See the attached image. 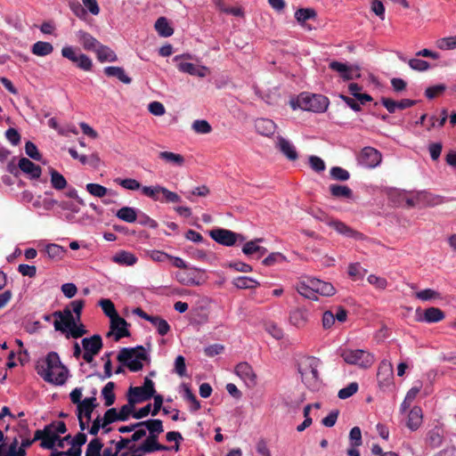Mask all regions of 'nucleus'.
Instances as JSON below:
<instances>
[{"label":"nucleus","mask_w":456,"mask_h":456,"mask_svg":"<svg viewBox=\"0 0 456 456\" xmlns=\"http://www.w3.org/2000/svg\"><path fill=\"white\" fill-rule=\"evenodd\" d=\"M45 252L51 259L60 260L64 256L66 249L57 244H49L45 248Z\"/></svg>","instance_id":"44"},{"label":"nucleus","mask_w":456,"mask_h":456,"mask_svg":"<svg viewBox=\"0 0 456 456\" xmlns=\"http://www.w3.org/2000/svg\"><path fill=\"white\" fill-rule=\"evenodd\" d=\"M36 370L45 381L54 385H63L67 379L68 370L61 364L55 352H50L45 358L38 360Z\"/></svg>","instance_id":"2"},{"label":"nucleus","mask_w":456,"mask_h":456,"mask_svg":"<svg viewBox=\"0 0 456 456\" xmlns=\"http://www.w3.org/2000/svg\"><path fill=\"white\" fill-rule=\"evenodd\" d=\"M235 373L245 382L248 387L256 384V375L248 362H240L235 367Z\"/></svg>","instance_id":"16"},{"label":"nucleus","mask_w":456,"mask_h":456,"mask_svg":"<svg viewBox=\"0 0 456 456\" xmlns=\"http://www.w3.org/2000/svg\"><path fill=\"white\" fill-rule=\"evenodd\" d=\"M59 440V436L54 434V432H51L50 430L44 436L41 446L45 449H53L56 441Z\"/></svg>","instance_id":"58"},{"label":"nucleus","mask_w":456,"mask_h":456,"mask_svg":"<svg viewBox=\"0 0 456 456\" xmlns=\"http://www.w3.org/2000/svg\"><path fill=\"white\" fill-rule=\"evenodd\" d=\"M25 151H26V154L34 160L39 161L42 158L41 154L39 153V151L37 150V147L32 142L28 141L26 142Z\"/></svg>","instance_id":"61"},{"label":"nucleus","mask_w":456,"mask_h":456,"mask_svg":"<svg viewBox=\"0 0 456 456\" xmlns=\"http://www.w3.org/2000/svg\"><path fill=\"white\" fill-rule=\"evenodd\" d=\"M117 360L131 371L136 372L143 367L142 361H149L150 359L145 348L142 346H137L135 347H123L119 351Z\"/></svg>","instance_id":"4"},{"label":"nucleus","mask_w":456,"mask_h":456,"mask_svg":"<svg viewBox=\"0 0 456 456\" xmlns=\"http://www.w3.org/2000/svg\"><path fill=\"white\" fill-rule=\"evenodd\" d=\"M70 400L73 403L77 404V419L81 430L86 429V399L81 401L82 388H75L69 395Z\"/></svg>","instance_id":"17"},{"label":"nucleus","mask_w":456,"mask_h":456,"mask_svg":"<svg viewBox=\"0 0 456 456\" xmlns=\"http://www.w3.org/2000/svg\"><path fill=\"white\" fill-rule=\"evenodd\" d=\"M163 186L156 185V186H142V192L146 197L151 198L153 200H160V194L163 192Z\"/></svg>","instance_id":"46"},{"label":"nucleus","mask_w":456,"mask_h":456,"mask_svg":"<svg viewBox=\"0 0 456 456\" xmlns=\"http://www.w3.org/2000/svg\"><path fill=\"white\" fill-rule=\"evenodd\" d=\"M297 105L304 110L324 112L329 106V99L322 94H301L297 98Z\"/></svg>","instance_id":"6"},{"label":"nucleus","mask_w":456,"mask_h":456,"mask_svg":"<svg viewBox=\"0 0 456 456\" xmlns=\"http://www.w3.org/2000/svg\"><path fill=\"white\" fill-rule=\"evenodd\" d=\"M51 184L55 190H62L67 186L65 177L54 169L50 170Z\"/></svg>","instance_id":"43"},{"label":"nucleus","mask_w":456,"mask_h":456,"mask_svg":"<svg viewBox=\"0 0 456 456\" xmlns=\"http://www.w3.org/2000/svg\"><path fill=\"white\" fill-rule=\"evenodd\" d=\"M209 235L215 241L226 247L233 246L238 241L244 242L246 240L244 235L223 228L211 230Z\"/></svg>","instance_id":"8"},{"label":"nucleus","mask_w":456,"mask_h":456,"mask_svg":"<svg viewBox=\"0 0 456 456\" xmlns=\"http://www.w3.org/2000/svg\"><path fill=\"white\" fill-rule=\"evenodd\" d=\"M426 442L431 448L440 447L444 442L443 428L436 426L430 429L427 434Z\"/></svg>","instance_id":"24"},{"label":"nucleus","mask_w":456,"mask_h":456,"mask_svg":"<svg viewBox=\"0 0 456 456\" xmlns=\"http://www.w3.org/2000/svg\"><path fill=\"white\" fill-rule=\"evenodd\" d=\"M159 157V159L172 163L177 167H182L184 164V158L181 154L174 153L171 151H160Z\"/></svg>","instance_id":"40"},{"label":"nucleus","mask_w":456,"mask_h":456,"mask_svg":"<svg viewBox=\"0 0 456 456\" xmlns=\"http://www.w3.org/2000/svg\"><path fill=\"white\" fill-rule=\"evenodd\" d=\"M119 421V415L118 411L116 408H110L107 410L104 413V416L102 418V428H105V427L109 426L110 424Z\"/></svg>","instance_id":"48"},{"label":"nucleus","mask_w":456,"mask_h":456,"mask_svg":"<svg viewBox=\"0 0 456 456\" xmlns=\"http://www.w3.org/2000/svg\"><path fill=\"white\" fill-rule=\"evenodd\" d=\"M340 356L346 363L363 369L370 368L375 362L373 354L362 349H343L340 352Z\"/></svg>","instance_id":"5"},{"label":"nucleus","mask_w":456,"mask_h":456,"mask_svg":"<svg viewBox=\"0 0 456 456\" xmlns=\"http://www.w3.org/2000/svg\"><path fill=\"white\" fill-rule=\"evenodd\" d=\"M116 216L126 223H134L137 219V213L134 208L123 207L118 210Z\"/></svg>","instance_id":"37"},{"label":"nucleus","mask_w":456,"mask_h":456,"mask_svg":"<svg viewBox=\"0 0 456 456\" xmlns=\"http://www.w3.org/2000/svg\"><path fill=\"white\" fill-rule=\"evenodd\" d=\"M154 394H156L154 382L146 377L142 386L129 387L127 392V398L133 399L134 402L137 404L150 400L154 395Z\"/></svg>","instance_id":"7"},{"label":"nucleus","mask_w":456,"mask_h":456,"mask_svg":"<svg viewBox=\"0 0 456 456\" xmlns=\"http://www.w3.org/2000/svg\"><path fill=\"white\" fill-rule=\"evenodd\" d=\"M87 191L96 197L102 198L107 193V188L98 183H87Z\"/></svg>","instance_id":"63"},{"label":"nucleus","mask_w":456,"mask_h":456,"mask_svg":"<svg viewBox=\"0 0 456 456\" xmlns=\"http://www.w3.org/2000/svg\"><path fill=\"white\" fill-rule=\"evenodd\" d=\"M155 29L161 37H167L173 35L174 29L165 17H159L155 22Z\"/></svg>","instance_id":"36"},{"label":"nucleus","mask_w":456,"mask_h":456,"mask_svg":"<svg viewBox=\"0 0 456 456\" xmlns=\"http://www.w3.org/2000/svg\"><path fill=\"white\" fill-rule=\"evenodd\" d=\"M264 240L263 238H256L253 240L247 241L242 247V252L247 256L256 255V258H261L267 253V249L258 245Z\"/></svg>","instance_id":"18"},{"label":"nucleus","mask_w":456,"mask_h":456,"mask_svg":"<svg viewBox=\"0 0 456 456\" xmlns=\"http://www.w3.org/2000/svg\"><path fill=\"white\" fill-rule=\"evenodd\" d=\"M87 50H92L96 54L100 62H114L118 56L109 46L102 45L98 40L87 35Z\"/></svg>","instance_id":"9"},{"label":"nucleus","mask_w":456,"mask_h":456,"mask_svg":"<svg viewBox=\"0 0 456 456\" xmlns=\"http://www.w3.org/2000/svg\"><path fill=\"white\" fill-rule=\"evenodd\" d=\"M357 159L360 165L365 167L373 168L379 165L382 159V155L375 148L367 146L361 151Z\"/></svg>","instance_id":"12"},{"label":"nucleus","mask_w":456,"mask_h":456,"mask_svg":"<svg viewBox=\"0 0 456 456\" xmlns=\"http://www.w3.org/2000/svg\"><path fill=\"white\" fill-rule=\"evenodd\" d=\"M137 260L134 254L126 250H119L112 256L114 263L125 266H132L136 264Z\"/></svg>","instance_id":"26"},{"label":"nucleus","mask_w":456,"mask_h":456,"mask_svg":"<svg viewBox=\"0 0 456 456\" xmlns=\"http://www.w3.org/2000/svg\"><path fill=\"white\" fill-rule=\"evenodd\" d=\"M99 305L102 307L104 314L110 319L118 315L113 302L108 298H102L99 301Z\"/></svg>","instance_id":"45"},{"label":"nucleus","mask_w":456,"mask_h":456,"mask_svg":"<svg viewBox=\"0 0 456 456\" xmlns=\"http://www.w3.org/2000/svg\"><path fill=\"white\" fill-rule=\"evenodd\" d=\"M150 322L157 329L160 336H165L170 331V325L168 322L159 315H152Z\"/></svg>","instance_id":"39"},{"label":"nucleus","mask_w":456,"mask_h":456,"mask_svg":"<svg viewBox=\"0 0 456 456\" xmlns=\"http://www.w3.org/2000/svg\"><path fill=\"white\" fill-rule=\"evenodd\" d=\"M311 319L310 309L305 306H298L292 309L289 314V323L297 329L306 327Z\"/></svg>","instance_id":"14"},{"label":"nucleus","mask_w":456,"mask_h":456,"mask_svg":"<svg viewBox=\"0 0 456 456\" xmlns=\"http://www.w3.org/2000/svg\"><path fill=\"white\" fill-rule=\"evenodd\" d=\"M104 74L109 77H117L119 81L124 84H130L132 79L129 77L123 68L110 66L104 68Z\"/></svg>","instance_id":"30"},{"label":"nucleus","mask_w":456,"mask_h":456,"mask_svg":"<svg viewBox=\"0 0 456 456\" xmlns=\"http://www.w3.org/2000/svg\"><path fill=\"white\" fill-rule=\"evenodd\" d=\"M436 46L441 50H451L456 48V36L443 37L436 41Z\"/></svg>","instance_id":"54"},{"label":"nucleus","mask_w":456,"mask_h":456,"mask_svg":"<svg viewBox=\"0 0 456 456\" xmlns=\"http://www.w3.org/2000/svg\"><path fill=\"white\" fill-rule=\"evenodd\" d=\"M53 46L51 43L38 41L31 47V52L37 56H46L53 53Z\"/></svg>","instance_id":"34"},{"label":"nucleus","mask_w":456,"mask_h":456,"mask_svg":"<svg viewBox=\"0 0 456 456\" xmlns=\"http://www.w3.org/2000/svg\"><path fill=\"white\" fill-rule=\"evenodd\" d=\"M316 15V12L313 8H300L295 12L297 21L303 27H306V20L315 19Z\"/></svg>","instance_id":"33"},{"label":"nucleus","mask_w":456,"mask_h":456,"mask_svg":"<svg viewBox=\"0 0 456 456\" xmlns=\"http://www.w3.org/2000/svg\"><path fill=\"white\" fill-rule=\"evenodd\" d=\"M135 403L133 399L127 398V403L123 405L118 411L119 421H126L130 416L134 413Z\"/></svg>","instance_id":"42"},{"label":"nucleus","mask_w":456,"mask_h":456,"mask_svg":"<svg viewBox=\"0 0 456 456\" xmlns=\"http://www.w3.org/2000/svg\"><path fill=\"white\" fill-rule=\"evenodd\" d=\"M408 64L412 69L417 71H426L430 68L428 61L420 59H411L409 60Z\"/></svg>","instance_id":"62"},{"label":"nucleus","mask_w":456,"mask_h":456,"mask_svg":"<svg viewBox=\"0 0 456 456\" xmlns=\"http://www.w3.org/2000/svg\"><path fill=\"white\" fill-rule=\"evenodd\" d=\"M141 428H145L150 435H159L164 431L163 422L159 419H151L141 421Z\"/></svg>","instance_id":"32"},{"label":"nucleus","mask_w":456,"mask_h":456,"mask_svg":"<svg viewBox=\"0 0 456 456\" xmlns=\"http://www.w3.org/2000/svg\"><path fill=\"white\" fill-rule=\"evenodd\" d=\"M319 359L308 356L303 358L298 363V372L304 384L313 391L318 390L321 385L319 377Z\"/></svg>","instance_id":"3"},{"label":"nucleus","mask_w":456,"mask_h":456,"mask_svg":"<svg viewBox=\"0 0 456 456\" xmlns=\"http://www.w3.org/2000/svg\"><path fill=\"white\" fill-rule=\"evenodd\" d=\"M350 444L354 447H359L362 444V431L359 427H354L349 433Z\"/></svg>","instance_id":"56"},{"label":"nucleus","mask_w":456,"mask_h":456,"mask_svg":"<svg viewBox=\"0 0 456 456\" xmlns=\"http://www.w3.org/2000/svg\"><path fill=\"white\" fill-rule=\"evenodd\" d=\"M329 68L333 71H336L344 80H353L354 78L360 77L359 69L354 68L346 63H342L337 61H332L329 64Z\"/></svg>","instance_id":"15"},{"label":"nucleus","mask_w":456,"mask_h":456,"mask_svg":"<svg viewBox=\"0 0 456 456\" xmlns=\"http://www.w3.org/2000/svg\"><path fill=\"white\" fill-rule=\"evenodd\" d=\"M377 379L380 388H388L393 385L394 370L390 362L383 360L379 366Z\"/></svg>","instance_id":"13"},{"label":"nucleus","mask_w":456,"mask_h":456,"mask_svg":"<svg viewBox=\"0 0 456 456\" xmlns=\"http://www.w3.org/2000/svg\"><path fill=\"white\" fill-rule=\"evenodd\" d=\"M232 284L238 289H254L260 285L257 281L246 276L235 278Z\"/></svg>","instance_id":"41"},{"label":"nucleus","mask_w":456,"mask_h":456,"mask_svg":"<svg viewBox=\"0 0 456 456\" xmlns=\"http://www.w3.org/2000/svg\"><path fill=\"white\" fill-rule=\"evenodd\" d=\"M312 288L314 289V293H318L325 297L332 296L335 293V288L331 283L319 279H312Z\"/></svg>","instance_id":"28"},{"label":"nucleus","mask_w":456,"mask_h":456,"mask_svg":"<svg viewBox=\"0 0 456 456\" xmlns=\"http://www.w3.org/2000/svg\"><path fill=\"white\" fill-rule=\"evenodd\" d=\"M158 435H150L142 444V450L146 451L148 453L154 452L156 451H167L169 447L167 445L160 444L158 442Z\"/></svg>","instance_id":"23"},{"label":"nucleus","mask_w":456,"mask_h":456,"mask_svg":"<svg viewBox=\"0 0 456 456\" xmlns=\"http://www.w3.org/2000/svg\"><path fill=\"white\" fill-rule=\"evenodd\" d=\"M18 166L23 173L30 175L31 178L37 179L42 174L41 167L27 158H21Z\"/></svg>","instance_id":"21"},{"label":"nucleus","mask_w":456,"mask_h":456,"mask_svg":"<svg viewBox=\"0 0 456 456\" xmlns=\"http://www.w3.org/2000/svg\"><path fill=\"white\" fill-rule=\"evenodd\" d=\"M17 447L18 440L15 438L14 441L9 445L8 452L4 453V456H25V450L23 448Z\"/></svg>","instance_id":"64"},{"label":"nucleus","mask_w":456,"mask_h":456,"mask_svg":"<svg viewBox=\"0 0 456 456\" xmlns=\"http://www.w3.org/2000/svg\"><path fill=\"white\" fill-rule=\"evenodd\" d=\"M103 444L99 438H94L87 444V456H101Z\"/></svg>","instance_id":"53"},{"label":"nucleus","mask_w":456,"mask_h":456,"mask_svg":"<svg viewBox=\"0 0 456 456\" xmlns=\"http://www.w3.org/2000/svg\"><path fill=\"white\" fill-rule=\"evenodd\" d=\"M415 297L418 299H420L422 301H428V300H432V299L440 298V294L434 289H426L418 291L416 293Z\"/></svg>","instance_id":"55"},{"label":"nucleus","mask_w":456,"mask_h":456,"mask_svg":"<svg viewBox=\"0 0 456 456\" xmlns=\"http://www.w3.org/2000/svg\"><path fill=\"white\" fill-rule=\"evenodd\" d=\"M330 174V176L337 181H347L350 178L349 172L340 167H331Z\"/></svg>","instance_id":"52"},{"label":"nucleus","mask_w":456,"mask_h":456,"mask_svg":"<svg viewBox=\"0 0 456 456\" xmlns=\"http://www.w3.org/2000/svg\"><path fill=\"white\" fill-rule=\"evenodd\" d=\"M329 190L334 198L352 199L353 197V191L346 185L330 184Z\"/></svg>","instance_id":"31"},{"label":"nucleus","mask_w":456,"mask_h":456,"mask_svg":"<svg viewBox=\"0 0 456 456\" xmlns=\"http://www.w3.org/2000/svg\"><path fill=\"white\" fill-rule=\"evenodd\" d=\"M110 321V331L106 335L108 338L113 336L114 340L118 342L123 338L130 337V331L127 329L129 324L124 318L117 315Z\"/></svg>","instance_id":"11"},{"label":"nucleus","mask_w":456,"mask_h":456,"mask_svg":"<svg viewBox=\"0 0 456 456\" xmlns=\"http://www.w3.org/2000/svg\"><path fill=\"white\" fill-rule=\"evenodd\" d=\"M330 226L333 227L338 233L343 234L346 237L354 238L356 240L363 239V234L353 230L347 226L345 223L338 220H332L328 223Z\"/></svg>","instance_id":"20"},{"label":"nucleus","mask_w":456,"mask_h":456,"mask_svg":"<svg viewBox=\"0 0 456 456\" xmlns=\"http://www.w3.org/2000/svg\"><path fill=\"white\" fill-rule=\"evenodd\" d=\"M115 383L112 381L108 382L102 390V395L104 399V405L106 407L111 406L116 400L114 393Z\"/></svg>","instance_id":"35"},{"label":"nucleus","mask_w":456,"mask_h":456,"mask_svg":"<svg viewBox=\"0 0 456 456\" xmlns=\"http://www.w3.org/2000/svg\"><path fill=\"white\" fill-rule=\"evenodd\" d=\"M83 307V300H75L62 311L54 312L55 321L53 325L55 330L66 333L67 337L81 338L86 333L84 325L80 323Z\"/></svg>","instance_id":"1"},{"label":"nucleus","mask_w":456,"mask_h":456,"mask_svg":"<svg viewBox=\"0 0 456 456\" xmlns=\"http://www.w3.org/2000/svg\"><path fill=\"white\" fill-rule=\"evenodd\" d=\"M63 57L76 63L77 67L86 69V55L70 46L63 47L61 50Z\"/></svg>","instance_id":"19"},{"label":"nucleus","mask_w":456,"mask_h":456,"mask_svg":"<svg viewBox=\"0 0 456 456\" xmlns=\"http://www.w3.org/2000/svg\"><path fill=\"white\" fill-rule=\"evenodd\" d=\"M297 292L304 296L306 298H313L314 295V290L312 288V279H308L307 282L305 281H300L297 285Z\"/></svg>","instance_id":"47"},{"label":"nucleus","mask_w":456,"mask_h":456,"mask_svg":"<svg viewBox=\"0 0 456 456\" xmlns=\"http://www.w3.org/2000/svg\"><path fill=\"white\" fill-rule=\"evenodd\" d=\"M445 317L444 313L437 307H429L425 310L424 321L427 322H438Z\"/></svg>","instance_id":"38"},{"label":"nucleus","mask_w":456,"mask_h":456,"mask_svg":"<svg viewBox=\"0 0 456 456\" xmlns=\"http://www.w3.org/2000/svg\"><path fill=\"white\" fill-rule=\"evenodd\" d=\"M191 56L190 54H183L177 55L174 58V61L176 62V67L179 71L187 73L191 76H196L199 77H205L209 70L205 66L196 65L191 62L184 61L185 59H191Z\"/></svg>","instance_id":"10"},{"label":"nucleus","mask_w":456,"mask_h":456,"mask_svg":"<svg viewBox=\"0 0 456 456\" xmlns=\"http://www.w3.org/2000/svg\"><path fill=\"white\" fill-rule=\"evenodd\" d=\"M445 89L446 86L442 84L429 86L426 89L425 95L428 99L431 100L442 94Z\"/></svg>","instance_id":"59"},{"label":"nucleus","mask_w":456,"mask_h":456,"mask_svg":"<svg viewBox=\"0 0 456 456\" xmlns=\"http://www.w3.org/2000/svg\"><path fill=\"white\" fill-rule=\"evenodd\" d=\"M359 386L357 382H351L346 387L338 391V396L340 399H347L358 391Z\"/></svg>","instance_id":"50"},{"label":"nucleus","mask_w":456,"mask_h":456,"mask_svg":"<svg viewBox=\"0 0 456 456\" xmlns=\"http://www.w3.org/2000/svg\"><path fill=\"white\" fill-rule=\"evenodd\" d=\"M184 397L187 401L191 403V411H196L200 409V401L197 399L196 395L191 392V390L186 386L184 388Z\"/></svg>","instance_id":"60"},{"label":"nucleus","mask_w":456,"mask_h":456,"mask_svg":"<svg viewBox=\"0 0 456 456\" xmlns=\"http://www.w3.org/2000/svg\"><path fill=\"white\" fill-rule=\"evenodd\" d=\"M367 271L363 269L359 263L350 264L348 266V275L354 280L362 278Z\"/></svg>","instance_id":"51"},{"label":"nucleus","mask_w":456,"mask_h":456,"mask_svg":"<svg viewBox=\"0 0 456 456\" xmlns=\"http://www.w3.org/2000/svg\"><path fill=\"white\" fill-rule=\"evenodd\" d=\"M275 124L269 118H258L255 122V127L258 134L270 136L275 132Z\"/></svg>","instance_id":"27"},{"label":"nucleus","mask_w":456,"mask_h":456,"mask_svg":"<svg viewBox=\"0 0 456 456\" xmlns=\"http://www.w3.org/2000/svg\"><path fill=\"white\" fill-rule=\"evenodd\" d=\"M102 347V339L100 335H94L87 338V363L94 361V356L98 354Z\"/></svg>","instance_id":"22"},{"label":"nucleus","mask_w":456,"mask_h":456,"mask_svg":"<svg viewBox=\"0 0 456 456\" xmlns=\"http://www.w3.org/2000/svg\"><path fill=\"white\" fill-rule=\"evenodd\" d=\"M422 410L419 406H414L409 412L407 427L412 430H417L422 423Z\"/></svg>","instance_id":"29"},{"label":"nucleus","mask_w":456,"mask_h":456,"mask_svg":"<svg viewBox=\"0 0 456 456\" xmlns=\"http://www.w3.org/2000/svg\"><path fill=\"white\" fill-rule=\"evenodd\" d=\"M115 183L119 184L123 188L130 191H136L139 190L140 188L142 189L141 183L137 180L133 178H116Z\"/></svg>","instance_id":"49"},{"label":"nucleus","mask_w":456,"mask_h":456,"mask_svg":"<svg viewBox=\"0 0 456 456\" xmlns=\"http://www.w3.org/2000/svg\"><path fill=\"white\" fill-rule=\"evenodd\" d=\"M277 147L288 159L294 161L297 159L298 155L295 146L285 138L281 136L278 137Z\"/></svg>","instance_id":"25"},{"label":"nucleus","mask_w":456,"mask_h":456,"mask_svg":"<svg viewBox=\"0 0 456 456\" xmlns=\"http://www.w3.org/2000/svg\"><path fill=\"white\" fill-rule=\"evenodd\" d=\"M193 130L198 134H208L212 128L207 120L198 119L192 124Z\"/></svg>","instance_id":"57"}]
</instances>
